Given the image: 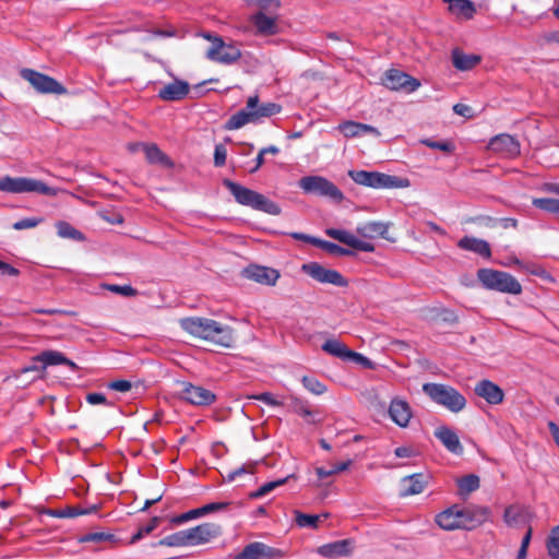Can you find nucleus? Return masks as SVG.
<instances>
[{
  "mask_svg": "<svg viewBox=\"0 0 559 559\" xmlns=\"http://www.w3.org/2000/svg\"><path fill=\"white\" fill-rule=\"evenodd\" d=\"M489 150L503 157H516L521 153L519 141L510 134H499L492 138L488 145Z\"/></svg>",
  "mask_w": 559,
  "mask_h": 559,
  "instance_id": "nucleus-16",
  "label": "nucleus"
},
{
  "mask_svg": "<svg viewBox=\"0 0 559 559\" xmlns=\"http://www.w3.org/2000/svg\"><path fill=\"white\" fill-rule=\"evenodd\" d=\"M348 176L357 185L373 189L409 187L408 179L379 171L349 170Z\"/></svg>",
  "mask_w": 559,
  "mask_h": 559,
  "instance_id": "nucleus-6",
  "label": "nucleus"
},
{
  "mask_svg": "<svg viewBox=\"0 0 559 559\" xmlns=\"http://www.w3.org/2000/svg\"><path fill=\"white\" fill-rule=\"evenodd\" d=\"M435 521L442 530H461L460 508L457 506L448 508L447 510L438 513Z\"/></svg>",
  "mask_w": 559,
  "mask_h": 559,
  "instance_id": "nucleus-26",
  "label": "nucleus"
},
{
  "mask_svg": "<svg viewBox=\"0 0 559 559\" xmlns=\"http://www.w3.org/2000/svg\"><path fill=\"white\" fill-rule=\"evenodd\" d=\"M427 480L423 474L405 476L400 483V496L408 497L424 491Z\"/></svg>",
  "mask_w": 559,
  "mask_h": 559,
  "instance_id": "nucleus-25",
  "label": "nucleus"
},
{
  "mask_svg": "<svg viewBox=\"0 0 559 559\" xmlns=\"http://www.w3.org/2000/svg\"><path fill=\"white\" fill-rule=\"evenodd\" d=\"M33 360L41 362V369H46L48 366L62 365L63 362H67V357L57 350H45L34 357Z\"/></svg>",
  "mask_w": 559,
  "mask_h": 559,
  "instance_id": "nucleus-32",
  "label": "nucleus"
},
{
  "mask_svg": "<svg viewBox=\"0 0 559 559\" xmlns=\"http://www.w3.org/2000/svg\"><path fill=\"white\" fill-rule=\"evenodd\" d=\"M282 106L276 103L260 104L258 95L250 96L246 107L233 115L225 123L226 130H237L248 123H257L263 118L280 114Z\"/></svg>",
  "mask_w": 559,
  "mask_h": 559,
  "instance_id": "nucleus-2",
  "label": "nucleus"
},
{
  "mask_svg": "<svg viewBox=\"0 0 559 559\" xmlns=\"http://www.w3.org/2000/svg\"><path fill=\"white\" fill-rule=\"evenodd\" d=\"M21 76L40 94L62 95L67 93V88L57 80L33 69H23Z\"/></svg>",
  "mask_w": 559,
  "mask_h": 559,
  "instance_id": "nucleus-10",
  "label": "nucleus"
},
{
  "mask_svg": "<svg viewBox=\"0 0 559 559\" xmlns=\"http://www.w3.org/2000/svg\"><path fill=\"white\" fill-rule=\"evenodd\" d=\"M423 391L432 402L452 413H459L466 406V399L453 386L442 383H425Z\"/></svg>",
  "mask_w": 559,
  "mask_h": 559,
  "instance_id": "nucleus-4",
  "label": "nucleus"
},
{
  "mask_svg": "<svg viewBox=\"0 0 559 559\" xmlns=\"http://www.w3.org/2000/svg\"><path fill=\"white\" fill-rule=\"evenodd\" d=\"M304 273L322 284H332L338 287L347 286L346 278L336 270L325 269L317 262L305 263L301 266Z\"/></svg>",
  "mask_w": 559,
  "mask_h": 559,
  "instance_id": "nucleus-12",
  "label": "nucleus"
},
{
  "mask_svg": "<svg viewBox=\"0 0 559 559\" xmlns=\"http://www.w3.org/2000/svg\"><path fill=\"white\" fill-rule=\"evenodd\" d=\"M41 218L28 217L17 221L13 224V228L15 230L28 229L36 227L39 223H41Z\"/></svg>",
  "mask_w": 559,
  "mask_h": 559,
  "instance_id": "nucleus-50",
  "label": "nucleus"
},
{
  "mask_svg": "<svg viewBox=\"0 0 559 559\" xmlns=\"http://www.w3.org/2000/svg\"><path fill=\"white\" fill-rule=\"evenodd\" d=\"M251 22L261 35H274L277 32L275 19L265 15L263 12L252 15Z\"/></svg>",
  "mask_w": 559,
  "mask_h": 559,
  "instance_id": "nucleus-31",
  "label": "nucleus"
},
{
  "mask_svg": "<svg viewBox=\"0 0 559 559\" xmlns=\"http://www.w3.org/2000/svg\"><path fill=\"white\" fill-rule=\"evenodd\" d=\"M178 396L180 400L199 407L210 406L216 402V394L203 386L190 382H180Z\"/></svg>",
  "mask_w": 559,
  "mask_h": 559,
  "instance_id": "nucleus-11",
  "label": "nucleus"
},
{
  "mask_svg": "<svg viewBox=\"0 0 559 559\" xmlns=\"http://www.w3.org/2000/svg\"><path fill=\"white\" fill-rule=\"evenodd\" d=\"M557 202H558V199H554V198H535V199H533L532 204L536 209H539L542 211H545V212L556 215Z\"/></svg>",
  "mask_w": 559,
  "mask_h": 559,
  "instance_id": "nucleus-44",
  "label": "nucleus"
},
{
  "mask_svg": "<svg viewBox=\"0 0 559 559\" xmlns=\"http://www.w3.org/2000/svg\"><path fill=\"white\" fill-rule=\"evenodd\" d=\"M107 288L112 293H117L126 297H133L138 294L136 289L130 285H108Z\"/></svg>",
  "mask_w": 559,
  "mask_h": 559,
  "instance_id": "nucleus-51",
  "label": "nucleus"
},
{
  "mask_svg": "<svg viewBox=\"0 0 559 559\" xmlns=\"http://www.w3.org/2000/svg\"><path fill=\"white\" fill-rule=\"evenodd\" d=\"M304 386L316 395H321L326 391V386L313 377L305 376L302 378Z\"/></svg>",
  "mask_w": 559,
  "mask_h": 559,
  "instance_id": "nucleus-45",
  "label": "nucleus"
},
{
  "mask_svg": "<svg viewBox=\"0 0 559 559\" xmlns=\"http://www.w3.org/2000/svg\"><path fill=\"white\" fill-rule=\"evenodd\" d=\"M158 546H167V547H185L189 546L188 536L186 530L176 532L170 534L164 538H162L158 543Z\"/></svg>",
  "mask_w": 559,
  "mask_h": 559,
  "instance_id": "nucleus-37",
  "label": "nucleus"
},
{
  "mask_svg": "<svg viewBox=\"0 0 559 559\" xmlns=\"http://www.w3.org/2000/svg\"><path fill=\"white\" fill-rule=\"evenodd\" d=\"M290 406L294 413L302 417H308L312 414L308 405L298 399H294Z\"/></svg>",
  "mask_w": 559,
  "mask_h": 559,
  "instance_id": "nucleus-52",
  "label": "nucleus"
},
{
  "mask_svg": "<svg viewBox=\"0 0 559 559\" xmlns=\"http://www.w3.org/2000/svg\"><path fill=\"white\" fill-rule=\"evenodd\" d=\"M314 246L322 248L326 252L335 255H349L353 254V252L348 249H345L334 242L325 241L319 239V241H314Z\"/></svg>",
  "mask_w": 559,
  "mask_h": 559,
  "instance_id": "nucleus-43",
  "label": "nucleus"
},
{
  "mask_svg": "<svg viewBox=\"0 0 559 559\" xmlns=\"http://www.w3.org/2000/svg\"><path fill=\"white\" fill-rule=\"evenodd\" d=\"M474 392L477 396L484 399L488 404L499 405L504 400L503 390L492 381L483 379L476 383Z\"/></svg>",
  "mask_w": 559,
  "mask_h": 559,
  "instance_id": "nucleus-17",
  "label": "nucleus"
},
{
  "mask_svg": "<svg viewBox=\"0 0 559 559\" xmlns=\"http://www.w3.org/2000/svg\"><path fill=\"white\" fill-rule=\"evenodd\" d=\"M0 191L10 193L36 192L44 195L56 197L61 190L51 188L37 179L5 176L0 178Z\"/></svg>",
  "mask_w": 559,
  "mask_h": 559,
  "instance_id": "nucleus-7",
  "label": "nucleus"
},
{
  "mask_svg": "<svg viewBox=\"0 0 559 559\" xmlns=\"http://www.w3.org/2000/svg\"><path fill=\"white\" fill-rule=\"evenodd\" d=\"M290 477H294V475H289L285 478H281V479L274 480V481H269V483L262 485L258 490L250 493V498L257 499V498H261V497L267 495L275 488L284 485Z\"/></svg>",
  "mask_w": 559,
  "mask_h": 559,
  "instance_id": "nucleus-41",
  "label": "nucleus"
},
{
  "mask_svg": "<svg viewBox=\"0 0 559 559\" xmlns=\"http://www.w3.org/2000/svg\"><path fill=\"white\" fill-rule=\"evenodd\" d=\"M325 234L329 237H331L344 245H347L348 247H350L353 249L360 250L364 252H373L374 251V246L371 242L360 240L356 236L350 234L349 231H346L343 229H336V228H329L325 230Z\"/></svg>",
  "mask_w": 559,
  "mask_h": 559,
  "instance_id": "nucleus-18",
  "label": "nucleus"
},
{
  "mask_svg": "<svg viewBox=\"0 0 559 559\" xmlns=\"http://www.w3.org/2000/svg\"><path fill=\"white\" fill-rule=\"evenodd\" d=\"M108 388L118 392H128L131 390L132 384L128 380H116L110 382Z\"/></svg>",
  "mask_w": 559,
  "mask_h": 559,
  "instance_id": "nucleus-59",
  "label": "nucleus"
},
{
  "mask_svg": "<svg viewBox=\"0 0 559 559\" xmlns=\"http://www.w3.org/2000/svg\"><path fill=\"white\" fill-rule=\"evenodd\" d=\"M247 399L249 400H258V401H261L270 406H282L283 405V402L278 401L277 399H275V396L270 393V392H263V393H260V394H252V395H247Z\"/></svg>",
  "mask_w": 559,
  "mask_h": 559,
  "instance_id": "nucleus-48",
  "label": "nucleus"
},
{
  "mask_svg": "<svg viewBox=\"0 0 559 559\" xmlns=\"http://www.w3.org/2000/svg\"><path fill=\"white\" fill-rule=\"evenodd\" d=\"M254 4H258L261 9H269L271 7H274L275 9L280 8V1L278 0H254Z\"/></svg>",
  "mask_w": 559,
  "mask_h": 559,
  "instance_id": "nucleus-61",
  "label": "nucleus"
},
{
  "mask_svg": "<svg viewBox=\"0 0 559 559\" xmlns=\"http://www.w3.org/2000/svg\"><path fill=\"white\" fill-rule=\"evenodd\" d=\"M479 485V477L474 474H469L457 479L459 493L461 496H468L471 492L477 490Z\"/></svg>",
  "mask_w": 559,
  "mask_h": 559,
  "instance_id": "nucleus-35",
  "label": "nucleus"
},
{
  "mask_svg": "<svg viewBox=\"0 0 559 559\" xmlns=\"http://www.w3.org/2000/svg\"><path fill=\"white\" fill-rule=\"evenodd\" d=\"M295 515V523L299 527H311V528H318L319 523L321 522V519H326L329 516V513H322V514H306L298 510L294 511Z\"/></svg>",
  "mask_w": 559,
  "mask_h": 559,
  "instance_id": "nucleus-33",
  "label": "nucleus"
},
{
  "mask_svg": "<svg viewBox=\"0 0 559 559\" xmlns=\"http://www.w3.org/2000/svg\"><path fill=\"white\" fill-rule=\"evenodd\" d=\"M0 272L3 275H9V276H17L20 274V271L16 267H14L1 260H0Z\"/></svg>",
  "mask_w": 559,
  "mask_h": 559,
  "instance_id": "nucleus-60",
  "label": "nucleus"
},
{
  "mask_svg": "<svg viewBox=\"0 0 559 559\" xmlns=\"http://www.w3.org/2000/svg\"><path fill=\"white\" fill-rule=\"evenodd\" d=\"M337 129L346 138H355V136L360 135L359 122L348 120V121H345V122L338 124Z\"/></svg>",
  "mask_w": 559,
  "mask_h": 559,
  "instance_id": "nucleus-47",
  "label": "nucleus"
},
{
  "mask_svg": "<svg viewBox=\"0 0 559 559\" xmlns=\"http://www.w3.org/2000/svg\"><path fill=\"white\" fill-rule=\"evenodd\" d=\"M389 224L382 222H367L357 226L356 231L364 238L373 239L381 237L389 239L386 236Z\"/></svg>",
  "mask_w": 559,
  "mask_h": 559,
  "instance_id": "nucleus-29",
  "label": "nucleus"
},
{
  "mask_svg": "<svg viewBox=\"0 0 559 559\" xmlns=\"http://www.w3.org/2000/svg\"><path fill=\"white\" fill-rule=\"evenodd\" d=\"M278 556H281L280 550L255 542L247 545L234 559H272Z\"/></svg>",
  "mask_w": 559,
  "mask_h": 559,
  "instance_id": "nucleus-21",
  "label": "nucleus"
},
{
  "mask_svg": "<svg viewBox=\"0 0 559 559\" xmlns=\"http://www.w3.org/2000/svg\"><path fill=\"white\" fill-rule=\"evenodd\" d=\"M189 546L203 545L222 534L221 525L216 523H202L194 527L186 530Z\"/></svg>",
  "mask_w": 559,
  "mask_h": 559,
  "instance_id": "nucleus-13",
  "label": "nucleus"
},
{
  "mask_svg": "<svg viewBox=\"0 0 559 559\" xmlns=\"http://www.w3.org/2000/svg\"><path fill=\"white\" fill-rule=\"evenodd\" d=\"M490 510L487 507L468 506L460 508L461 530H474L488 521Z\"/></svg>",
  "mask_w": 559,
  "mask_h": 559,
  "instance_id": "nucleus-14",
  "label": "nucleus"
},
{
  "mask_svg": "<svg viewBox=\"0 0 559 559\" xmlns=\"http://www.w3.org/2000/svg\"><path fill=\"white\" fill-rule=\"evenodd\" d=\"M227 150L223 144H217L214 151V164L217 167H222L226 163Z\"/></svg>",
  "mask_w": 559,
  "mask_h": 559,
  "instance_id": "nucleus-54",
  "label": "nucleus"
},
{
  "mask_svg": "<svg viewBox=\"0 0 559 559\" xmlns=\"http://www.w3.org/2000/svg\"><path fill=\"white\" fill-rule=\"evenodd\" d=\"M527 514V509L520 506H509L504 509L503 520L507 525L513 526Z\"/></svg>",
  "mask_w": 559,
  "mask_h": 559,
  "instance_id": "nucleus-36",
  "label": "nucleus"
},
{
  "mask_svg": "<svg viewBox=\"0 0 559 559\" xmlns=\"http://www.w3.org/2000/svg\"><path fill=\"white\" fill-rule=\"evenodd\" d=\"M347 360H353L359 365H361L365 368L368 369H374V362L371 361L369 358L365 357L364 355L350 350Z\"/></svg>",
  "mask_w": 559,
  "mask_h": 559,
  "instance_id": "nucleus-49",
  "label": "nucleus"
},
{
  "mask_svg": "<svg viewBox=\"0 0 559 559\" xmlns=\"http://www.w3.org/2000/svg\"><path fill=\"white\" fill-rule=\"evenodd\" d=\"M540 189L544 192L559 194V183L557 182H546Z\"/></svg>",
  "mask_w": 559,
  "mask_h": 559,
  "instance_id": "nucleus-63",
  "label": "nucleus"
},
{
  "mask_svg": "<svg viewBox=\"0 0 559 559\" xmlns=\"http://www.w3.org/2000/svg\"><path fill=\"white\" fill-rule=\"evenodd\" d=\"M56 227H57L58 235L62 238H69V239H74V240H83L84 239V236L82 235V233L79 231L78 229H75L73 226H71L67 222H58Z\"/></svg>",
  "mask_w": 559,
  "mask_h": 559,
  "instance_id": "nucleus-40",
  "label": "nucleus"
},
{
  "mask_svg": "<svg viewBox=\"0 0 559 559\" xmlns=\"http://www.w3.org/2000/svg\"><path fill=\"white\" fill-rule=\"evenodd\" d=\"M159 522L160 519L158 516H154L148 524L139 528V531L131 537L130 544H135L144 535L152 533L158 526Z\"/></svg>",
  "mask_w": 559,
  "mask_h": 559,
  "instance_id": "nucleus-46",
  "label": "nucleus"
},
{
  "mask_svg": "<svg viewBox=\"0 0 559 559\" xmlns=\"http://www.w3.org/2000/svg\"><path fill=\"white\" fill-rule=\"evenodd\" d=\"M114 539V535L111 534H106V533H90V534H86L84 535L82 538H81V542L83 543H87V542H106V540H112Z\"/></svg>",
  "mask_w": 559,
  "mask_h": 559,
  "instance_id": "nucleus-55",
  "label": "nucleus"
},
{
  "mask_svg": "<svg viewBox=\"0 0 559 559\" xmlns=\"http://www.w3.org/2000/svg\"><path fill=\"white\" fill-rule=\"evenodd\" d=\"M435 437L453 454H462L463 445L457 433L450 427L442 425L435 430Z\"/></svg>",
  "mask_w": 559,
  "mask_h": 559,
  "instance_id": "nucleus-22",
  "label": "nucleus"
},
{
  "mask_svg": "<svg viewBox=\"0 0 559 559\" xmlns=\"http://www.w3.org/2000/svg\"><path fill=\"white\" fill-rule=\"evenodd\" d=\"M86 402L91 405L105 404L108 406H114L112 402H108L105 394L92 392L86 395Z\"/></svg>",
  "mask_w": 559,
  "mask_h": 559,
  "instance_id": "nucleus-53",
  "label": "nucleus"
},
{
  "mask_svg": "<svg viewBox=\"0 0 559 559\" xmlns=\"http://www.w3.org/2000/svg\"><path fill=\"white\" fill-rule=\"evenodd\" d=\"M322 349L325 353L337 358H341L343 360H347V357L350 353V349H348V347L344 343L335 338H330L325 341L322 345Z\"/></svg>",
  "mask_w": 559,
  "mask_h": 559,
  "instance_id": "nucleus-34",
  "label": "nucleus"
},
{
  "mask_svg": "<svg viewBox=\"0 0 559 559\" xmlns=\"http://www.w3.org/2000/svg\"><path fill=\"white\" fill-rule=\"evenodd\" d=\"M546 548L551 558H559V525L551 530L546 542Z\"/></svg>",
  "mask_w": 559,
  "mask_h": 559,
  "instance_id": "nucleus-42",
  "label": "nucleus"
},
{
  "mask_svg": "<svg viewBox=\"0 0 559 559\" xmlns=\"http://www.w3.org/2000/svg\"><path fill=\"white\" fill-rule=\"evenodd\" d=\"M423 143L431 148H437L447 153H451L454 150V145L451 142H435L431 140H425Z\"/></svg>",
  "mask_w": 559,
  "mask_h": 559,
  "instance_id": "nucleus-57",
  "label": "nucleus"
},
{
  "mask_svg": "<svg viewBox=\"0 0 559 559\" xmlns=\"http://www.w3.org/2000/svg\"><path fill=\"white\" fill-rule=\"evenodd\" d=\"M389 415L397 426L406 428L413 417V412L407 401L394 397L390 402Z\"/></svg>",
  "mask_w": 559,
  "mask_h": 559,
  "instance_id": "nucleus-20",
  "label": "nucleus"
},
{
  "mask_svg": "<svg viewBox=\"0 0 559 559\" xmlns=\"http://www.w3.org/2000/svg\"><path fill=\"white\" fill-rule=\"evenodd\" d=\"M384 86L392 91L405 90L408 92L416 91L420 83L411 75L400 70L391 69L385 72L382 79Z\"/></svg>",
  "mask_w": 559,
  "mask_h": 559,
  "instance_id": "nucleus-15",
  "label": "nucleus"
},
{
  "mask_svg": "<svg viewBox=\"0 0 559 559\" xmlns=\"http://www.w3.org/2000/svg\"><path fill=\"white\" fill-rule=\"evenodd\" d=\"M448 10L457 19L471 20L476 13L475 4L471 0H442Z\"/></svg>",
  "mask_w": 559,
  "mask_h": 559,
  "instance_id": "nucleus-28",
  "label": "nucleus"
},
{
  "mask_svg": "<svg viewBox=\"0 0 559 559\" xmlns=\"http://www.w3.org/2000/svg\"><path fill=\"white\" fill-rule=\"evenodd\" d=\"M228 506H229V502H212V503H207V504L201 507V509H202L203 515H205V514H209L212 512L224 510Z\"/></svg>",
  "mask_w": 559,
  "mask_h": 559,
  "instance_id": "nucleus-58",
  "label": "nucleus"
},
{
  "mask_svg": "<svg viewBox=\"0 0 559 559\" xmlns=\"http://www.w3.org/2000/svg\"><path fill=\"white\" fill-rule=\"evenodd\" d=\"M97 508L94 506L91 509H80L78 507H67L60 510H49L48 513L56 518H75L82 514H88L91 512H95Z\"/></svg>",
  "mask_w": 559,
  "mask_h": 559,
  "instance_id": "nucleus-39",
  "label": "nucleus"
},
{
  "mask_svg": "<svg viewBox=\"0 0 559 559\" xmlns=\"http://www.w3.org/2000/svg\"><path fill=\"white\" fill-rule=\"evenodd\" d=\"M180 326L194 337L229 348L235 342L233 328L215 320L202 317L182 318Z\"/></svg>",
  "mask_w": 559,
  "mask_h": 559,
  "instance_id": "nucleus-1",
  "label": "nucleus"
},
{
  "mask_svg": "<svg viewBox=\"0 0 559 559\" xmlns=\"http://www.w3.org/2000/svg\"><path fill=\"white\" fill-rule=\"evenodd\" d=\"M457 247L466 251L475 252L486 259L491 257L490 246L486 240L483 239L464 236L459 240Z\"/></svg>",
  "mask_w": 559,
  "mask_h": 559,
  "instance_id": "nucleus-27",
  "label": "nucleus"
},
{
  "mask_svg": "<svg viewBox=\"0 0 559 559\" xmlns=\"http://www.w3.org/2000/svg\"><path fill=\"white\" fill-rule=\"evenodd\" d=\"M477 278L481 285L490 290L504 294L519 295L522 293L520 282L511 274L492 269H479Z\"/></svg>",
  "mask_w": 559,
  "mask_h": 559,
  "instance_id": "nucleus-5",
  "label": "nucleus"
},
{
  "mask_svg": "<svg viewBox=\"0 0 559 559\" xmlns=\"http://www.w3.org/2000/svg\"><path fill=\"white\" fill-rule=\"evenodd\" d=\"M353 549L354 542L352 539H341L320 546L318 554L325 558H338L349 556Z\"/></svg>",
  "mask_w": 559,
  "mask_h": 559,
  "instance_id": "nucleus-23",
  "label": "nucleus"
},
{
  "mask_svg": "<svg viewBox=\"0 0 559 559\" xmlns=\"http://www.w3.org/2000/svg\"><path fill=\"white\" fill-rule=\"evenodd\" d=\"M548 429H549L556 444L559 447V427H558V425L554 421H549Z\"/></svg>",
  "mask_w": 559,
  "mask_h": 559,
  "instance_id": "nucleus-64",
  "label": "nucleus"
},
{
  "mask_svg": "<svg viewBox=\"0 0 559 559\" xmlns=\"http://www.w3.org/2000/svg\"><path fill=\"white\" fill-rule=\"evenodd\" d=\"M204 38L212 44L206 51V58L222 64L236 63L241 58V50L233 43H225L222 37L205 34Z\"/></svg>",
  "mask_w": 559,
  "mask_h": 559,
  "instance_id": "nucleus-9",
  "label": "nucleus"
},
{
  "mask_svg": "<svg viewBox=\"0 0 559 559\" xmlns=\"http://www.w3.org/2000/svg\"><path fill=\"white\" fill-rule=\"evenodd\" d=\"M147 160L153 164L170 165V159L155 144L144 145Z\"/></svg>",
  "mask_w": 559,
  "mask_h": 559,
  "instance_id": "nucleus-38",
  "label": "nucleus"
},
{
  "mask_svg": "<svg viewBox=\"0 0 559 559\" xmlns=\"http://www.w3.org/2000/svg\"><path fill=\"white\" fill-rule=\"evenodd\" d=\"M243 273L247 278L269 286H274L280 278L277 270L262 265H249Z\"/></svg>",
  "mask_w": 559,
  "mask_h": 559,
  "instance_id": "nucleus-19",
  "label": "nucleus"
},
{
  "mask_svg": "<svg viewBox=\"0 0 559 559\" xmlns=\"http://www.w3.org/2000/svg\"><path fill=\"white\" fill-rule=\"evenodd\" d=\"M453 110L456 115L469 117L471 107L464 104H455Z\"/></svg>",
  "mask_w": 559,
  "mask_h": 559,
  "instance_id": "nucleus-62",
  "label": "nucleus"
},
{
  "mask_svg": "<svg viewBox=\"0 0 559 559\" xmlns=\"http://www.w3.org/2000/svg\"><path fill=\"white\" fill-rule=\"evenodd\" d=\"M189 90L190 87L187 82L175 80L158 91V97L166 102H176L185 98Z\"/></svg>",
  "mask_w": 559,
  "mask_h": 559,
  "instance_id": "nucleus-24",
  "label": "nucleus"
},
{
  "mask_svg": "<svg viewBox=\"0 0 559 559\" xmlns=\"http://www.w3.org/2000/svg\"><path fill=\"white\" fill-rule=\"evenodd\" d=\"M523 270L545 280L550 278L549 273L543 266L537 264H524Z\"/></svg>",
  "mask_w": 559,
  "mask_h": 559,
  "instance_id": "nucleus-56",
  "label": "nucleus"
},
{
  "mask_svg": "<svg viewBox=\"0 0 559 559\" xmlns=\"http://www.w3.org/2000/svg\"><path fill=\"white\" fill-rule=\"evenodd\" d=\"M480 56L467 55L460 49L452 51V62L454 68L461 71H468L475 68L480 62Z\"/></svg>",
  "mask_w": 559,
  "mask_h": 559,
  "instance_id": "nucleus-30",
  "label": "nucleus"
},
{
  "mask_svg": "<svg viewBox=\"0 0 559 559\" xmlns=\"http://www.w3.org/2000/svg\"><path fill=\"white\" fill-rule=\"evenodd\" d=\"M305 193L329 198L337 203L344 200L343 192L329 179L322 176H305L298 181Z\"/></svg>",
  "mask_w": 559,
  "mask_h": 559,
  "instance_id": "nucleus-8",
  "label": "nucleus"
},
{
  "mask_svg": "<svg viewBox=\"0 0 559 559\" xmlns=\"http://www.w3.org/2000/svg\"><path fill=\"white\" fill-rule=\"evenodd\" d=\"M223 185L229 190V192L239 204L250 206L270 215L281 214V207L263 194L236 183L229 179H225Z\"/></svg>",
  "mask_w": 559,
  "mask_h": 559,
  "instance_id": "nucleus-3",
  "label": "nucleus"
}]
</instances>
